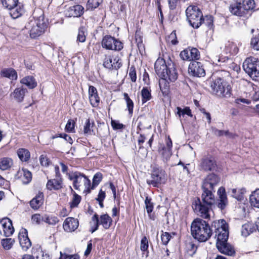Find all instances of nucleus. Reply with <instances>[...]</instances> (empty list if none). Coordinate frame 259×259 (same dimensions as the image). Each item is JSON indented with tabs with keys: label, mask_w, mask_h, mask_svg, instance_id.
<instances>
[{
	"label": "nucleus",
	"mask_w": 259,
	"mask_h": 259,
	"mask_svg": "<svg viewBox=\"0 0 259 259\" xmlns=\"http://www.w3.org/2000/svg\"><path fill=\"white\" fill-rule=\"evenodd\" d=\"M203 192L201 195V201L197 198L192 203V208L196 212L200 213L204 219H209V213L212 206L215 203L214 196L211 190L203 189Z\"/></svg>",
	"instance_id": "nucleus-1"
},
{
	"label": "nucleus",
	"mask_w": 259,
	"mask_h": 259,
	"mask_svg": "<svg viewBox=\"0 0 259 259\" xmlns=\"http://www.w3.org/2000/svg\"><path fill=\"white\" fill-rule=\"evenodd\" d=\"M212 228L205 221L201 219H195L191 226L192 236L199 242H205L212 234Z\"/></svg>",
	"instance_id": "nucleus-2"
},
{
	"label": "nucleus",
	"mask_w": 259,
	"mask_h": 259,
	"mask_svg": "<svg viewBox=\"0 0 259 259\" xmlns=\"http://www.w3.org/2000/svg\"><path fill=\"white\" fill-rule=\"evenodd\" d=\"M47 28V23L44 16L37 19L31 18L26 23L24 30L29 33L31 38H35L44 33Z\"/></svg>",
	"instance_id": "nucleus-3"
},
{
	"label": "nucleus",
	"mask_w": 259,
	"mask_h": 259,
	"mask_svg": "<svg viewBox=\"0 0 259 259\" xmlns=\"http://www.w3.org/2000/svg\"><path fill=\"white\" fill-rule=\"evenodd\" d=\"M211 93L221 98H228L232 94V88L229 83L224 78L219 77L210 84Z\"/></svg>",
	"instance_id": "nucleus-4"
},
{
	"label": "nucleus",
	"mask_w": 259,
	"mask_h": 259,
	"mask_svg": "<svg viewBox=\"0 0 259 259\" xmlns=\"http://www.w3.org/2000/svg\"><path fill=\"white\" fill-rule=\"evenodd\" d=\"M212 227L214 228L215 237L217 238L216 246L227 242L229 236L228 225L224 220L214 221Z\"/></svg>",
	"instance_id": "nucleus-5"
},
{
	"label": "nucleus",
	"mask_w": 259,
	"mask_h": 259,
	"mask_svg": "<svg viewBox=\"0 0 259 259\" xmlns=\"http://www.w3.org/2000/svg\"><path fill=\"white\" fill-rule=\"evenodd\" d=\"M187 20L194 28H198L202 23L203 15L197 6H190L186 10Z\"/></svg>",
	"instance_id": "nucleus-6"
},
{
	"label": "nucleus",
	"mask_w": 259,
	"mask_h": 259,
	"mask_svg": "<svg viewBox=\"0 0 259 259\" xmlns=\"http://www.w3.org/2000/svg\"><path fill=\"white\" fill-rule=\"evenodd\" d=\"M244 70L253 80H259V60L253 57L247 58L243 63Z\"/></svg>",
	"instance_id": "nucleus-7"
},
{
	"label": "nucleus",
	"mask_w": 259,
	"mask_h": 259,
	"mask_svg": "<svg viewBox=\"0 0 259 259\" xmlns=\"http://www.w3.org/2000/svg\"><path fill=\"white\" fill-rule=\"evenodd\" d=\"M166 180V176L164 170L159 167H155L151 175V178L147 180V183L153 187H158L164 184Z\"/></svg>",
	"instance_id": "nucleus-8"
},
{
	"label": "nucleus",
	"mask_w": 259,
	"mask_h": 259,
	"mask_svg": "<svg viewBox=\"0 0 259 259\" xmlns=\"http://www.w3.org/2000/svg\"><path fill=\"white\" fill-rule=\"evenodd\" d=\"M69 179L73 181L74 188L76 190L84 186L85 189H89L91 185L90 180L82 174L79 172H74L68 175Z\"/></svg>",
	"instance_id": "nucleus-9"
},
{
	"label": "nucleus",
	"mask_w": 259,
	"mask_h": 259,
	"mask_svg": "<svg viewBox=\"0 0 259 259\" xmlns=\"http://www.w3.org/2000/svg\"><path fill=\"white\" fill-rule=\"evenodd\" d=\"M102 46L107 50L115 51H120L123 48V44L121 41L109 35L104 37Z\"/></svg>",
	"instance_id": "nucleus-10"
},
{
	"label": "nucleus",
	"mask_w": 259,
	"mask_h": 259,
	"mask_svg": "<svg viewBox=\"0 0 259 259\" xmlns=\"http://www.w3.org/2000/svg\"><path fill=\"white\" fill-rule=\"evenodd\" d=\"M189 73L195 77H202L205 75V71L203 64L198 61L191 62L188 67Z\"/></svg>",
	"instance_id": "nucleus-11"
},
{
	"label": "nucleus",
	"mask_w": 259,
	"mask_h": 259,
	"mask_svg": "<svg viewBox=\"0 0 259 259\" xmlns=\"http://www.w3.org/2000/svg\"><path fill=\"white\" fill-rule=\"evenodd\" d=\"M14 232V228L12 225V221L5 218L0 221V233L5 236L8 237L12 235Z\"/></svg>",
	"instance_id": "nucleus-12"
},
{
	"label": "nucleus",
	"mask_w": 259,
	"mask_h": 259,
	"mask_svg": "<svg viewBox=\"0 0 259 259\" xmlns=\"http://www.w3.org/2000/svg\"><path fill=\"white\" fill-rule=\"evenodd\" d=\"M199 166L205 171H211L215 169L216 163L213 157L209 155H204L200 160Z\"/></svg>",
	"instance_id": "nucleus-13"
},
{
	"label": "nucleus",
	"mask_w": 259,
	"mask_h": 259,
	"mask_svg": "<svg viewBox=\"0 0 259 259\" xmlns=\"http://www.w3.org/2000/svg\"><path fill=\"white\" fill-rule=\"evenodd\" d=\"M180 56L181 58L185 61L198 60L200 58V53L197 49L189 47L182 51Z\"/></svg>",
	"instance_id": "nucleus-14"
},
{
	"label": "nucleus",
	"mask_w": 259,
	"mask_h": 259,
	"mask_svg": "<svg viewBox=\"0 0 259 259\" xmlns=\"http://www.w3.org/2000/svg\"><path fill=\"white\" fill-rule=\"evenodd\" d=\"M19 243L22 249L27 251L31 246V242L28 237V232L26 229L22 228L18 235Z\"/></svg>",
	"instance_id": "nucleus-15"
},
{
	"label": "nucleus",
	"mask_w": 259,
	"mask_h": 259,
	"mask_svg": "<svg viewBox=\"0 0 259 259\" xmlns=\"http://www.w3.org/2000/svg\"><path fill=\"white\" fill-rule=\"evenodd\" d=\"M220 178L214 174L208 175L204 179L202 185L203 189L213 190V187L220 182Z\"/></svg>",
	"instance_id": "nucleus-16"
},
{
	"label": "nucleus",
	"mask_w": 259,
	"mask_h": 259,
	"mask_svg": "<svg viewBox=\"0 0 259 259\" xmlns=\"http://www.w3.org/2000/svg\"><path fill=\"white\" fill-rule=\"evenodd\" d=\"M103 65L108 69H117L121 66V63L118 57L112 58L111 56H108L105 57Z\"/></svg>",
	"instance_id": "nucleus-17"
},
{
	"label": "nucleus",
	"mask_w": 259,
	"mask_h": 259,
	"mask_svg": "<svg viewBox=\"0 0 259 259\" xmlns=\"http://www.w3.org/2000/svg\"><path fill=\"white\" fill-rule=\"evenodd\" d=\"M79 222L77 219L69 217L65 219L63 227L64 230L68 232L75 231L78 227Z\"/></svg>",
	"instance_id": "nucleus-18"
},
{
	"label": "nucleus",
	"mask_w": 259,
	"mask_h": 259,
	"mask_svg": "<svg viewBox=\"0 0 259 259\" xmlns=\"http://www.w3.org/2000/svg\"><path fill=\"white\" fill-rule=\"evenodd\" d=\"M84 8L79 5L69 7L65 11V15L68 17H77L83 13Z\"/></svg>",
	"instance_id": "nucleus-19"
},
{
	"label": "nucleus",
	"mask_w": 259,
	"mask_h": 259,
	"mask_svg": "<svg viewBox=\"0 0 259 259\" xmlns=\"http://www.w3.org/2000/svg\"><path fill=\"white\" fill-rule=\"evenodd\" d=\"M167 67L168 65L166 64L165 60L161 58L157 59L154 65L155 71L160 78L162 76H165L164 73L167 70Z\"/></svg>",
	"instance_id": "nucleus-20"
},
{
	"label": "nucleus",
	"mask_w": 259,
	"mask_h": 259,
	"mask_svg": "<svg viewBox=\"0 0 259 259\" xmlns=\"http://www.w3.org/2000/svg\"><path fill=\"white\" fill-rule=\"evenodd\" d=\"M167 67V70L164 73V74L165 75V76H162L161 78H166L169 81L174 82L178 78V73L176 67L173 63L168 64Z\"/></svg>",
	"instance_id": "nucleus-21"
},
{
	"label": "nucleus",
	"mask_w": 259,
	"mask_h": 259,
	"mask_svg": "<svg viewBox=\"0 0 259 259\" xmlns=\"http://www.w3.org/2000/svg\"><path fill=\"white\" fill-rule=\"evenodd\" d=\"M10 16L13 19H16L21 16L25 12L23 5L20 2L18 3L16 6H13L11 9H8Z\"/></svg>",
	"instance_id": "nucleus-22"
},
{
	"label": "nucleus",
	"mask_w": 259,
	"mask_h": 259,
	"mask_svg": "<svg viewBox=\"0 0 259 259\" xmlns=\"http://www.w3.org/2000/svg\"><path fill=\"white\" fill-rule=\"evenodd\" d=\"M229 10L232 14L237 16L242 17L246 14L241 3L235 2L230 4Z\"/></svg>",
	"instance_id": "nucleus-23"
},
{
	"label": "nucleus",
	"mask_w": 259,
	"mask_h": 259,
	"mask_svg": "<svg viewBox=\"0 0 259 259\" xmlns=\"http://www.w3.org/2000/svg\"><path fill=\"white\" fill-rule=\"evenodd\" d=\"M217 247L220 252L226 255L232 256L235 253V250L234 247L227 242L223 243V244L219 243L218 246Z\"/></svg>",
	"instance_id": "nucleus-24"
},
{
	"label": "nucleus",
	"mask_w": 259,
	"mask_h": 259,
	"mask_svg": "<svg viewBox=\"0 0 259 259\" xmlns=\"http://www.w3.org/2000/svg\"><path fill=\"white\" fill-rule=\"evenodd\" d=\"M218 194L219 196V202L218 203V207L223 209L226 207L228 203L225 188L223 187L220 188L218 191Z\"/></svg>",
	"instance_id": "nucleus-25"
},
{
	"label": "nucleus",
	"mask_w": 259,
	"mask_h": 259,
	"mask_svg": "<svg viewBox=\"0 0 259 259\" xmlns=\"http://www.w3.org/2000/svg\"><path fill=\"white\" fill-rule=\"evenodd\" d=\"M44 203V194L39 192L36 196L30 201V205L34 210L38 209Z\"/></svg>",
	"instance_id": "nucleus-26"
},
{
	"label": "nucleus",
	"mask_w": 259,
	"mask_h": 259,
	"mask_svg": "<svg viewBox=\"0 0 259 259\" xmlns=\"http://www.w3.org/2000/svg\"><path fill=\"white\" fill-rule=\"evenodd\" d=\"M17 175L21 178L22 183L24 184H27L31 181V172L26 169H19Z\"/></svg>",
	"instance_id": "nucleus-27"
},
{
	"label": "nucleus",
	"mask_w": 259,
	"mask_h": 259,
	"mask_svg": "<svg viewBox=\"0 0 259 259\" xmlns=\"http://www.w3.org/2000/svg\"><path fill=\"white\" fill-rule=\"evenodd\" d=\"M62 187V181L61 178L50 180L47 184V188L50 190H59Z\"/></svg>",
	"instance_id": "nucleus-28"
},
{
	"label": "nucleus",
	"mask_w": 259,
	"mask_h": 259,
	"mask_svg": "<svg viewBox=\"0 0 259 259\" xmlns=\"http://www.w3.org/2000/svg\"><path fill=\"white\" fill-rule=\"evenodd\" d=\"M1 75L3 77L8 78L11 80H15L17 78V73L13 68H4L1 70Z\"/></svg>",
	"instance_id": "nucleus-29"
},
{
	"label": "nucleus",
	"mask_w": 259,
	"mask_h": 259,
	"mask_svg": "<svg viewBox=\"0 0 259 259\" xmlns=\"http://www.w3.org/2000/svg\"><path fill=\"white\" fill-rule=\"evenodd\" d=\"M32 254L35 259H50L49 255L45 253L40 246L33 248Z\"/></svg>",
	"instance_id": "nucleus-30"
},
{
	"label": "nucleus",
	"mask_w": 259,
	"mask_h": 259,
	"mask_svg": "<svg viewBox=\"0 0 259 259\" xmlns=\"http://www.w3.org/2000/svg\"><path fill=\"white\" fill-rule=\"evenodd\" d=\"M245 192L246 190L244 188L240 189L233 188L229 190V193H230L231 196L240 201L243 199Z\"/></svg>",
	"instance_id": "nucleus-31"
},
{
	"label": "nucleus",
	"mask_w": 259,
	"mask_h": 259,
	"mask_svg": "<svg viewBox=\"0 0 259 259\" xmlns=\"http://www.w3.org/2000/svg\"><path fill=\"white\" fill-rule=\"evenodd\" d=\"M225 50L226 53H230L233 55L236 54L238 52V48L236 45L233 42L227 41L224 44V46H221V49H223Z\"/></svg>",
	"instance_id": "nucleus-32"
},
{
	"label": "nucleus",
	"mask_w": 259,
	"mask_h": 259,
	"mask_svg": "<svg viewBox=\"0 0 259 259\" xmlns=\"http://www.w3.org/2000/svg\"><path fill=\"white\" fill-rule=\"evenodd\" d=\"M255 230L256 228L253 224L247 223L242 225L241 234L243 236L247 237Z\"/></svg>",
	"instance_id": "nucleus-33"
},
{
	"label": "nucleus",
	"mask_w": 259,
	"mask_h": 259,
	"mask_svg": "<svg viewBox=\"0 0 259 259\" xmlns=\"http://www.w3.org/2000/svg\"><path fill=\"white\" fill-rule=\"evenodd\" d=\"M112 222V219L107 214L101 215L100 217L99 224L102 225L105 229H108L110 227Z\"/></svg>",
	"instance_id": "nucleus-34"
},
{
	"label": "nucleus",
	"mask_w": 259,
	"mask_h": 259,
	"mask_svg": "<svg viewBox=\"0 0 259 259\" xmlns=\"http://www.w3.org/2000/svg\"><path fill=\"white\" fill-rule=\"evenodd\" d=\"M249 201L252 206L259 208V189L252 193L249 197Z\"/></svg>",
	"instance_id": "nucleus-35"
},
{
	"label": "nucleus",
	"mask_w": 259,
	"mask_h": 259,
	"mask_svg": "<svg viewBox=\"0 0 259 259\" xmlns=\"http://www.w3.org/2000/svg\"><path fill=\"white\" fill-rule=\"evenodd\" d=\"M21 83L25 84L29 89H33L37 85L35 79L32 76H28L22 78L21 80Z\"/></svg>",
	"instance_id": "nucleus-36"
},
{
	"label": "nucleus",
	"mask_w": 259,
	"mask_h": 259,
	"mask_svg": "<svg viewBox=\"0 0 259 259\" xmlns=\"http://www.w3.org/2000/svg\"><path fill=\"white\" fill-rule=\"evenodd\" d=\"M17 154L19 159L22 161L26 162L29 160L30 157L29 151L24 148L19 149L17 151Z\"/></svg>",
	"instance_id": "nucleus-37"
},
{
	"label": "nucleus",
	"mask_w": 259,
	"mask_h": 259,
	"mask_svg": "<svg viewBox=\"0 0 259 259\" xmlns=\"http://www.w3.org/2000/svg\"><path fill=\"white\" fill-rule=\"evenodd\" d=\"M25 92L26 89L23 88H17L13 93V96L17 102H20L23 100Z\"/></svg>",
	"instance_id": "nucleus-38"
},
{
	"label": "nucleus",
	"mask_w": 259,
	"mask_h": 259,
	"mask_svg": "<svg viewBox=\"0 0 259 259\" xmlns=\"http://www.w3.org/2000/svg\"><path fill=\"white\" fill-rule=\"evenodd\" d=\"M13 164L12 159L4 157L0 159V169L5 170L10 168Z\"/></svg>",
	"instance_id": "nucleus-39"
},
{
	"label": "nucleus",
	"mask_w": 259,
	"mask_h": 259,
	"mask_svg": "<svg viewBox=\"0 0 259 259\" xmlns=\"http://www.w3.org/2000/svg\"><path fill=\"white\" fill-rule=\"evenodd\" d=\"M169 80L165 78H160L159 82V85L160 90L162 92L163 94H167L169 89V83L168 82Z\"/></svg>",
	"instance_id": "nucleus-40"
},
{
	"label": "nucleus",
	"mask_w": 259,
	"mask_h": 259,
	"mask_svg": "<svg viewBox=\"0 0 259 259\" xmlns=\"http://www.w3.org/2000/svg\"><path fill=\"white\" fill-rule=\"evenodd\" d=\"M141 96L142 97V102L144 104L151 99V90L147 87L143 88L141 91Z\"/></svg>",
	"instance_id": "nucleus-41"
},
{
	"label": "nucleus",
	"mask_w": 259,
	"mask_h": 259,
	"mask_svg": "<svg viewBox=\"0 0 259 259\" xmlns=\"http://www.w3.org/2000/svg\"><path fill=\"white\" fill-rule=\"evenodd\" d=\"M241 5L245 14L250 10L254 8L255 3L254 0H243L241 3Z\"/></svg>",
	"instance_id": "nucleus-42"
},
{
	"label": "nucleus",
	"mask_w": 259,
	"mask_h": 259,
	"mask_svg": "<svg viewBox=\"0 0 259 259\" xmlns=\"http://www.w3.org/2000/svg\"><path fill=\"white\" fill-rule=\"evenodd\" d=\"M70 189H71L72 192L73 193L72 199L70 203V207L72 208L78 206L81 201V197L80 196L78 195L74 191H73L71 187Z\"/></svg>",
	"instance_id": "nucleus-43"
},
{
	"label": "nucleus",
	"mask_w": 259,
	"mask_h": 259,
	"mask_svg": "<svg viewBox=\"0 0 259 259\" xmlns=\"http://www.w3.org/2000/svg\"><path fill=\"white\" fill-rule=\"evenodd\" d=\"M123 97L126 103V107L128 109L129 114L132 115L133 113L134 103L126 93H123Z\"/></svg>",
	"instance_id": "nucleus-44"
},
{
	"label": "nucleus",
	"mask_w": 259,
	"mask_h": 259,
	"mask_svg": "<svg viewBox=\"0 0 259 259\" xmlns=\"http://www.w3.org/2000/svg\"><path fill=\"white\" fill-rule=\"evenodd\" d=\"M177 114L178 115L179 117L181 119V116H184L185 115H187L189 116L192 117V114L191 113V111L189 107H185L184 109H182L180 107H178L177 108ZM181 120V119H180Z\"/></svg>",
	"instance_id": "nucleus-45"
},
{
	"label": "nucleus",
	"mask_w": 259,
	"mask_h": 259,
	"mask_svg": "<svg viewBox=\"0 0 259 259\" xmlns=\"http://www.w3.org/2000/svg\"><path fill=\"white\" fill-rule=\"evenodd\" d=\"M158 152L165 160H167L171 155V150L166 148L163 145L159 148Z\"/></svg>",
	"instance_id": "nucleus-46"
},
{
	"label": "nucleus",
	"mask_w": 259,
	"mask_h": 259,
	"mask_svg": "<svg viewBox=\"0 0 259 259\" xmlns=\"http://www.w3.org/2000/svg\"><path fill=\"white\" fill-rule=\"evenodd\" d=\"M15 242V240L12 238H6L3 239L1 241V244L4 248L6 250L10 249L13 244Z\"/></svg>",
	"instance_id": "nucleus-47"
},
{
	"label": "nucleus",
	"mask_w": 259,
	"mask_h": 259,
	"mask_svg": "<svg viewBox=\"0 0 259 259\" xmlns=\"http://www.w3.org/2000/svg\"><path fill=\"white\" fill-rule=\"evenodd\" d=\"M19 0H1L2 4L5 9H11L19 3Z\"/></svg>",
	"instance_id": "nucleus-48"
},
{
	"label": "nucleus",
	"mask_w": 259,
	"mask_h": 259,
	"mask_svg": "<svg viewBox=\"0 0 259 259\" xmlns=\"http://www.w3.org/2000/svg\"><path fill=\"white\" fill-rule=\"evenodd\" d=\"M42 221L48 223L49 225H54L59 222L58 218L56 216L53 215H45L42 217Z\"/></svg>",
	"instance_id": "nucleus-49"
},
{
	"label": "nucleus",
	"mask_w": 259,
	"mask_h": 259,
	"mask_svg": "<svg viewBox=\"0 0 259 259\" xmlns=\"http://www.w3.org/2000/svg\"><path fill=\"white\" fill-rule=\"evenodd\" d=\"M101 3V0H88L86 8L88 10L92 11L97 8Z\"/></svg>",
	"instance_id": "nucleus-50"
},
{
	"label": "nucleus",
	"mask_w": 259,
	"mask_h": 259,
	"mask_svg": "<svg viewBox=\"0 0 259 259\" xmlns=\"http://www.w3.org/2000/svg\"><path fill=\"white\" fill-rule=\"evenodd\" d=\"M135 40L137 45V47L140 52H141L144 50V45L143 43V37L139 33L137 32L135 34Z\"/></svg>",
	"instance_id": "nucleus-51"
},
{
	"label": "nucleus",
	"mask_w": 259,
	"mask_h": 259,
	"mask_svg": "<svg viewBox=\"0 0 259 259\" xmlns=\"http://www.w3.org/2000/svg\"><path fill=\"white\" fill-rule=\"evenodd\" d=\"M85 40V29L83 27H80L78 30L76 41L77 43L84 42Z\"/></svg>",
	"instance_id": "nucleus-52"
},
{
	"label": "nucleus",
	"mask_w": 259,
	"mask_h": 259,
	"mask_svg": "<svg viewBox=\"0 0 259 259\" xmlns=\"http://www.w3.org/2000/svg\"><path fill=\"white\" fill-rule=\"evenodd\" d=\"M94 123L91 124L89 119H87L83 127L84 134L85 135H91L92 132L93 131L92 128L94 126Z\"/></svg>",
	"instance_id": "nucleus-53"
},
{
	"label": "nucleus",
	"mask_w": 259,
	"mask_h": 259,
	"mask_svg": "<svg viewBox=\"0 0 259 259\" xmlns=\"http://www.w3.org/2000/svg\"><path fill=\"white\" fill-rule=\"evenodd\" d=\"M74 125L75 121L72 119H69L65 126V131L68 133H75Z\"/></svg>",
	"instance_id": "nucleus-54"
},
{
	"label": "nucleus",
	"mask_w": 259,
	"mask_h": 259,
	"mask_svg": "<svg viewBox=\"0 0 259 259\" xmlns=\"http://www.w3.org/2000/svg\"><path fill=\"white\" fill-rule=\"evenodd\" d=\"M91 104L93 107H97L99 105L100 102V98L98 96V94H95L93 96H91L89 97Z\"/></svg>",
	"instance_id": "nucleus-55"
},
{
	"label": "nucleus",
	"mask_w": 259,
	"mask_h": 259,
	"mask_svg": "<svg viewBox=\"0 0 259 259\" xmlns=\"http://www.w3.org/2000/svg\"><path fill=\"white\" fill-rule=\"evenodd\" d=\"M202 22L209 28H211L213 26V17L211 16H206L202 18Z\"/></svg>",
	"instance_id": "nucleus-56"
},
{
	"label": "nucleus",
	"mask_w": 259,
	"mask_h": 259,
	"mask_svg": "<svg viewBox=\"0 0 259 259\" xmlns=\"http://www.w3.org/2000/svg\"><path fill=\"white\" fill-rule=\"evenodd\" d=\"M250 45L252 49L259 51V35L251 38Z\"/></svg>",
	"instance_id": "nucleus-57"
},
{
	"label": "nucleus",
	"mask_w": 259,
	"mask_h": 259,
	"mask_svg": "<svg viewBox=\"0 0 259 259\" xmlns=\"http://www.w3.org/2000/svg\"><path fill=\"white\" fill-rule=\"evenodd\" d=\"M103 178L102 174L100 172H97L96 173L93 179V186L94 187L97 186L99 185V184L100 183V182L102 181Z\"/></svg>",
	"instance_id": "nucleus-58"
},
{
	"label": "nucleus",
	"mask_w": 259,
	"mask_h": 259,
	"mask_svg": "<svg viewBox=\"0 0 259 259\" xmlns=\"http://www.w3.org/2000/svg\"><path fill=\"white\" fill-rule=\"evenodd\" d=\"M145 203L146 205V209L148 213H150L153 211V206L152 203L151 202V199L146 197Z\"/></svg>",
	"instance_id": "nucleus-59"
},
{
	"label": "nucleus",
	"mask_w": 259,
	"mask_h": 259,
	"mask_svg": "<svg viewBox=\"0 0 259 259\" xmlns=\"http://www.w3.org/2000/svg\"><path fill=\"white\" fill-rule=\"evenodd\" d=\"M148 240L146 236H144L141 241V250L145 251L148 249Z\"/></svg>",
	"instance_id": "nucleus-60"
},
{
	"label": "nucleus",
	"mask_w": 259,
	"mask_h": 259,
	"mask_svg": "<svg viewBox=\"0 0 259 259\" xmlns=\"http://www.w3.org/2000/svg\"><path fill=\"white\" fill-rule=\"evenodd\" d=\"M128 75L133 82H136L137 79V74L135 67L131 66L129 70Z\"/></svg>",
	"instance_id": "nucleus-61"
},
{
	"label": "nucleus",
	"mask_w": 259,
	"mask_h": 259,
	"mask_svg": "<svg viewBox=\"0 0 259 259\" xmlns=\"http://www.w3.org/2000/svg\"><path fill=\"white\" fill-rule=\"evenodd\" d=\"M171 235L167 232L163 233L161 236V239L163 245H166L171 238Z\"/></svg>",
	"instance_id": "nucleus-62"
},
{
	"label": "nucleus",
	"mask_w": 259,
	"mask_h": 259,
	"mask_svg": "<svg viewBox=\"0 0 259 259\" xmlns=\"http://www.w3.org/2000/svg\"><path fill=\"white\" fill-rule=\"evenodd\" d=\"M42 219V218L39 214L36 213L32 215L31 221L33 224H39Z\"/></svg>",
	"instance_id": "nucleus-63"
},
{
	"label": "nucleus",
	"mask_w": 259,
	"mask_h": 259,
	"mask_svg": "<svg viewBox=\"0 0 259 259\" xmlns=\"http://www.w3.org/2000/svg\"><path fill=\"white\" fill-rule=\"evenodd\" d=\"M40 163L41 165L47 166L49 165L50 161L47 157L45 155H42L39 158Z\"/></svg>",
	"instance_id": "nucleus-64"
}]
</instances>
